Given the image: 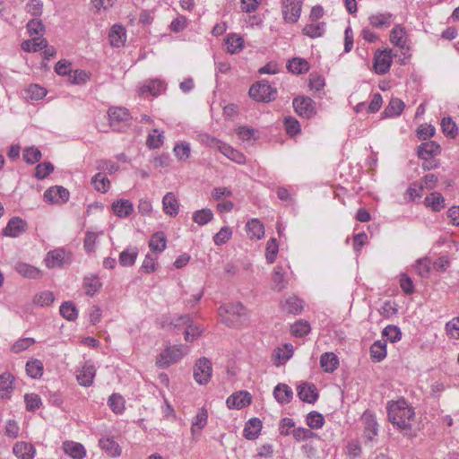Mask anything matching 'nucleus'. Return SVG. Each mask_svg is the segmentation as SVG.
Here are the masks:
<instances>
[{
  "label": "nucleus",
  "instance_id": "nucleus-1",
  "mask_svg": "<svg viewBox=\"0 0 459 459\" xmlns=\"http://www.w3.org/2000/svg\"><path fill=\"white\" fill-rule=\"evenodd\" d=\"M389 420L394 427L407 429L411 427V420L414 416V411L404 399L391 402L387 406Z\"/></svg>",
  "mask_w": 459,
  "mask_h": 459
},
{
  "label": "nucleus",
  "instance_id": "nucleus-2",
  "mask_svg": "<svg viewBox=\"0 0 459 459\" xmlns=\"http://www.w3.org/2000/svg\"><path fill=\"white\" fill-rule=\"evenodd\" d=\"M245 315L246 308L240 302L223 304L218 308L221 321L230 327L238 325Z\"/></svg>",
  "mask_w": 459,
  "mask_h": 459
},
{
  "label": "nucleus",
  "instance_id": "nucleus-3",
  "mask_svg": "<svg viewBox=\"0 0 459 459\" xmlns=\"http://www.w3.org/2000/svg\"><path fill=\"white\" fill-rule=\"evenodd\" d=\"M188 352L185 345L169 346L162 351L156 359L158 368H165L180 360Z\"/></svg>",
  "mask_w": 459,
  "mask_h": 459
},
{
  "label": "nucleus",
  "instance_id": "nucleus-4",
  "mask_svg": "<svg viewBox=\"0 0 459 459\" xmlns=\"http://www.w3.org/2000/svg\"><path fill=\"white\" fill-rule=\"evenodd\" d=\"M249 96L257 101L270 102L277 97V90L268 81L262 80L250 87Z\"/></svg>",
  "mask_w": 459,
  "mask_h": 459
},
{
  "label": "nucleus",
  "instance_id": "nucleus-5",
  "mask_svg": "<svg viewBox=\"0 0 459 459\" xmlns=\"http://www.w3.org/2000/svg\"><path fill=\"white\" fill-rule=\"evenodd\" d=\"M207 141L206 143L212 147L217 149L220 152H221L225 157L229 160L238 163L244 164L246 162L245 155L239 151L234 149L230 145L211 136H206Z\"/></svg>",
  "mask_w": 459,
  "mask_h": 459
},
{
  "label": "nucleus",
  "instance_id": "nucleus-6",
  "mask_svg": "<svg viewBox=\"0 0 459 459\" xmlns=\"http://www.w3.org/2000/svg\"><path fill=\"white\" fill-rule=\"evenodd\" d=\"M212 375V365L209 359L203 357L196 360L193 376L195 382L201 385L209 383Z\"/></svg>",
  "mask_w": 459,
  "mask_h": 459
},
{
  "label": "nucleus",
  "instance_id": "nucleus-7",
  "mask_svg": "<svg viewBox=\"0 0 459 459\" xmlns=\"http://www.w3.org/2000/svg\"><path fill=\"white\" fill-rule=\"evenodd\" d=\"M302 0H282L281 13L287 23H296L301 15Z\"/></svg>",
  "mask_w": 459,
  "mask_h": 459
},
{
  "label": "nucleus",
  "instance_id": "nucleus-8",
  "mask_svg": "<svg viewBox=\"0 0 459 459\" xmlns=\"http://www.w3.org/2000/svg\"><path fill=\"white\" fill-rule=\"evenodd\" d=\"M393 56L391 49L378 50L374 56V71L377 74H386L392 65Z\"/></svg>",
  "mask_w": 459,
  "mask_h": 459
},
{
  "label": "nucleus",
  "instance_id": "nucleus-9",
  "mask_svg": "<svg viewBox=\"0 0 459 459\" xmlns=\"http://www.w3.org/2000/svg\"><path fill=\"white\" fill-rule=\"evenodd\" d=\"M391 44L399 48L401 50H409V36L405 28L401 24H396L390 31L389 37Z\"/></svg>",
  "mask_w": 459,
  "mask_h": 459
},
{
  "label": "nucleus",
  "instance_id": "nucleus-10",
  "mask_svg": "<svg viewBox=\"0 0 459 459\" xmlns=\"http://www.w3.org/2000/svg\"><path fill=\"white\" fill-rule=\"evenodd\" d=\"M69 196V191L61 186H51L43 195L44 201L48 204L65 203L68 201Z\"/></svg>",
  "mask_w": 459,
  "mask_h": 459
},
{
  "label": "nucleus",
  "instance_id": "nucleus-11",
  "mask_svg": "<svg viewBox=\"0 0 459 459\" xmlns=\"http://www.w3.org/2000/svg\"><path fill=\"white\" fill-rule=\"evenodd\" d=\"M293 107L300 117L310 118L316 115L314 101L308 97L295 98L293 100Z\"/></svg>",
  "mask_w": 459,
  "mask_h": 459
},
{
  "label": "nucleus",
  "instance_id": "nucleus-12",
  "mask_svg": "<svg viewBox=\"0 0 459 459\" xmlns=\"http://www.w3.org/2000/svg\"><path fill=\"white\" fill-rule=\"evenodd\" d=\"M96 375V368L92 363L86 361L76 373V379L82 386H91Z\"/></svg>",
  "mask_w": 459,
  "mask_h": 459
},
{
  "label": "nucleus",
  "instance_id": "nucleus-13",
  "mask_svg": "<svg viewBox=\"0 0 459 459\" xmlns=\"http://www.w3.org/2000/svg\"><path fill=\"white\" fill-rule=\"evenodd\" d=\"M252 398L248 392L239 391L227 398L226 403L229 409L240 410L251 403Z\"/></svg>",
  "mask_w": 459,
  "mask_h": 459
},
{
  "label": "nucleus",
  "instance_id": "nucleus-14",
  "mask_svg": "<svg viewBox=\"0 0 459 459\" xmlns=\"http://www.w3.org/2000/svg\"><path fill=\"white\" fill-rule=\"evenodd\" d=\"M110 126L114 130H119V124L130 119V113L126 108L113 107L108 109Z\"/></svg>",
  "mask_w": 459,
  "mask_h": 459
},
{
  "label": "nucleus",
  "instance_id": "nucleus-15",
  "mask_svg": "<svg viewBox=\"0 0 459 459\" xmlns=\"http://www.w3.org/2000/svg\"><path fill=\"white\" fill-rule=\"evenodd\" d=\"M68 256L64 248H56L49 251L45 257V264L48 268L62 267Z\"/></svg>",
  "mask_w": 459,
  "mask_h": 459
},
{
  "label": "nucleus",
  "instance_id": "nucleus-16",
  "mask_svg": "<svg viewBox=\"0 0 459 459\" xmlns=\"http://www.w3.org/2000/svg\"><path fill=\"white\" fill-rule=\"evenodd\" d=\"M394 19V16L391 13H376L369 15L368 22L375 29H385L391 26Z\"/></svg>",
  "mask_w": 459,
  "mask_h": 459
},
{
  "label": "nucleus",
  "instance_id": "nucleus-17",
  "mask_svg": "<svg viewBox=\"0 0 459 459\" xmlns=\"http://www.w3.org/2000/svg\"><path fill=\"white\" fill-rule=\"evenodd\" d=\"M297 394L301 401L307 403H315L318 397L316 386L306 382L298 385Z\"/></svg>",
  "mask_w": 459,
  "mask_h": 459
},
{
  "label": "nucleus",
  "instance_id": "nucleus-18",
  "mask_svg": "<svg viewBox=\"0 0 459 459\" xmlns=\"http://www.w3.org/2000/svg\"><path fill=\"white\" fill-rule=\"evenodd\" d=\"M26 221L19 217L12 218L4 229V235L17 238L26 230Z\"/></svg>",
  "mask_w": 459,
  "mask_h": 459
},
{
  "label": "nucleus",
  "instance_id": "nucleus-19",
  "mask_svg": "<svg viewBox=\"0 0 459 459\" xmlns=\"http://www.w3.org/2000/svg\"><path fill=\"white\" fill-rule=\"evenodd\" d=\"M14 377L9 372H4L0 375V398L8 400L12 397L13 392Z\"/></svg>",
  "mask_w": 459,
  "mask_h": 459
},
{
  "label": "nucleus",
  "instance_id": "nucleus-20",
  "mask_svg": "<svg viewBox=\"0 0 459 459\" xmlns=\"http://www.w3.org/2000/svg\"><path fill=\"white\" fill-rule=\"evenodd\" d=\"M227 53L234 55L239 53L244 48V39L237 33H230L224 39Z\"/></svg>",
  "mask_w": 459,
  "mask_h": 459
},
{
  "label": "nucleus",
  "instance_id": "nucleus-21",
  "mask_svg": "<svg viewBox=\"0 0 459 459\" xmlns=\"http://www.w3.org/2000/svg\"><path fill=\"white\" fill-rule=\"evenodd\" d=\"M162 209L171 217H176L179 212V203L176 195L169 192L162 198Z\"/></svg>",
  "mask_w": 459,
  "mask_h": 459
},
{
  "label": "nucleus",
  "instance_id": "nucleus-22",
  "mask_svg": "<svg viewBox=\"0 0 459 459\" xmlns=\"http://www.w3.org/2000/svg\"><path fill=\"white\" fill-rule=\"evenodd\" d=\"M273 397L279 403L288 404L293 398V391L288 385L280 383L273 389Z\"/></svg>",
  "mask_w": 459,
  "mask_h": 459
},
{
  "label": "nucleus",
  "instance_id": "nucleus-23",
  "mask_svg": "<svg viewBox=\"0 0 459 459\" xmlns=\"http://www.w3.org/2000/svg\"><path fill=\"white\" fill-rule=\"evenodd\" d=\"M48 93V91L39 84H30L22 91V96L28 101H36L42 100Z\"/></svg>",
  "mask_w": 459,
  "mask_h": 459
},
{
  "label": "nucleus",
  "instance_id": "nucleus-24",
  "mask_svg": "<svg viewBox=\"0 0 459 459\" xmlns=\"http://www.w3.org/2000/svg\"><path fill=\"white\" fill-rule=\"evenodd\" d=\"M108 38L111 46L116 48L122 47L126 39L125 28L118 24L113 25L109 31Z\"/></svg>",
  "mask_w": 459,
  "mask_h": 459
},
{
  "label": "nucleus",
  "instance_id": "nucleus-25",
  "mask_svg": "<svg viewBox=\"0 0 459 459\" xmlns=\"http://www.w3.org/2000/svg\"><path fill=\"white\" fill-rule=\"evenodd\" d=\"M102 283L100 281V278L96 274H89L84 276L82 281V287L85 291V294L88 296L95 295L100 289L101 288Z\"/></svg>",
  "mask_w": 459,
  "mask_h": 459
},
{
  "label": "nucleus",
  "instance_id": "nucleus-26",
  "mask_svg": "<svg viewBox=\"0 0 459 459\" xmlns=\"http://www.w3.org/2000/svg\"><path fill=\"white\" fill-rule=\"evenodd\" d=\"M247 233L251 239H261L264 235V224L258 219H251L246 224Z\"/></svg>",
  "mask_w": 459,
  "mask_h": 459
},
{
  "label": "nucleus",
  "instance_id": "nucleus-27",
  "mask_svg": "<svg viewBox=\"0 0 459 459\" xmlns=\"http://www.w3.org/2000/svg\"><path fill=\"white\" fill-rule=\"evenodd\" d=\"M440 152V145L433 141L423 143L418 147V156L420 158H434Z\"/></svg>",
  "mask_w": 459,
  "mask_h": 459
},
{
  "label": "nucleus",
  "instance_id": "nucleus-28",
  "mask_svg": "<svg viewBox=\"0 0 459 459\" xmlns=\"http://www.w3.org/2000/svg\"><path fill=\"white\" fill-rule=\"evenodd\" d=\"M112 210L117 217L126 218L133 212L134 205L129 200L120 199L112 204Z\"/></svg>",
  "mask_w": 459,
  "mask_h": 459
},
{
  "label": "nucleus",
  "instance_id": "nucleus-29",
  "mask_svg": "<svg viewBox=\"0 0 459 459\" xmlns=\"http://www.w3.org/2000/svg\"><path fill=\"white\" fill-rule=\"evenodd\" d=\"M99 443L100 448L111 457H118L122 453L120 446L113 438L103 437L100 439Z\"/></svg>",
  "mask_w": 459,
  "mask_h": 459
},
{
  "label": "nucleus",
  "instance_id": "nucleus-30",
  "mask_svg": "<svg viewBox=\"0 0 459 459\" xmlns=\"http://www.w3.org/2000/svg\"><path fill=\"white\" fill-rule=\"evenodd\" d=\"M167 247V238L162 231L152 234L149 241V247L152 253L160 254Z\"/></svg>",
  "mask_w": 459,
  "mask_h": 459
},
{
  "label": "nucleus",
  "instance_id": "nucleus-31",
  "mask_svg": "<svg viewBox=\"0 0 459 459\" xmlns=\"http://www.w3.org/2000/svg\"><path fill=\"white\" fill-rule=\"evenodd\" d=\"M387 355L386 340L376 341L370 347V357L374 362L382 361Z\"/></svg>",
  "mask_w": 459,
  "mask_h": 459
},
{
  "label": "nucleus",
  "instance_id": "nucleus-32",
  "mask_svg": "<svg viewBox=\"0 0 459 459\" xmlns=\"http://www.w3.org/2000/svg\"><path fill=\"white\" fill-rule=\"evenodd\" d=\"M339 365V359L333 352H325L320 357V366L325 372H333Z\"/></svg>",
  "mask_w": 459,
  "mask_h": 459
},
{
  "label": "nucleus",
  "instance_id": "nucleus-33",
  "mask_svg": "<svg viewBox=\"0 0 459 459\" xmlns=\"http://www.w3.org/2000/svg\"><path fill=\"white\" fill-rule=\"evenodd\" d=\"M13 454L20 459H32L35 449L33 446L26 442H18L13 446Z\"/></svg>",
  "mask_w": 459,
  "mask_h": 459
},
{
  "label": "nucleus",
  "instance_id": "nucleus-34",
  "mask_svg": "<svg viewBox=\"0 0 459 459\" xmlns=\"http://www.w3.org/2000/svg\"><path fill=\"white\" fill-rule=\"evenodd\" d=\"M64 451L74 459H82L86 455L84 446L76 442L66 441L64 443Z\"/></svg>",
  "mask_w": 459,
  "mask_h": 459
},
{
  "label": "nucleus",
  "instance_id": "nucleus-35",
  "mask_svg": "<svg viewBox=\"0 0 459 459\" xmlns=\"http://www.w3.org/2000/svg\"><path fill=\"white\" fill-rule=\"evenodd\" d=\"M281 307L285 312L296 315L303 309V301L297 296H290L282 302Z\"/></svg>",
  "mask_w": 459,
  "mask_h": 459
},
{
  "label": "nucleus",
  "instance_id": "nucleus-36",
  "mask_svg": "<svg viewBox=\"0 0 459 459\" xmlns=\"http://www.w3.org/2000/svg\"><path fill=\"white\" fill-rule=\"evenodd\" d=\"M325 22H312L309 24H307L303 29V34L307 35L309 38H319L322 37L325 32Z\"/></svg>",
  "mask_w": 459,
  "mask_h": 459
},
{
  "label": "nucleus",
  "instance_id": "nucleus-37",
  "mask_svg": "<svg viewBox=\"0 0 459 459\" xmlns=\"http://www.w3.org/2000/svg\"><path fill=\"white\" fill-rule=\"evenodd\" d=\"M214 218L213 212L209 208H204L193 212L192 219L198 226H204Z\"/></svg>",
  "mask_w": 459,
  "mask_h": 459
},
{
  "label": "nucleus",
  "instance_id": "nucleus-38",
  "mask_svg": "<svg viewBox=\"0 0 459 459\" xmlns=\"http://www.w3.org/2000/svg\"><path fill=\"white\" fill-rule=\"evenodd\" d=\"M44 48H47V40L41 37L27 39L22 43V49L25 52H37Z\"/></svg>",
  "mask_w": 459,
  "mask_h": 459
},
{
  "label": "nucleus",
  "instance_id": "nucleus-39",
  "mask_svg": "<svg viewBox=\"0 0 459 459\" xmlns=\"http://www.w3.org/2000/svg\"><path fill=\"white\" fill-rule=\"evenodd\" d=\"M15 271L25 278L37 279L40 276V271L29 264L17 263Z\"/></svg>",
  "mask_w": 459,
  "mask_h": 459
},
{
  "label": "nucleus",
  "instance_id": "nucleus-40",
  "mask_svg": "<svg viewBox=\"0 0 459 459\" xmlns=\"http://www.w3.org/2000/svg\"><path fill=\"white\" fill-rule=\"evenodd\" d=\"M166 89V85L164 82L160 80H152L148 82V84L143 85L140 88L141 94H144L145 92H150L152 96H157L164 91Z\"/></svg>",
  "mask_w": 459,
  "mask_h": 459
},
{
  "label": "nucleus",
  "instance_id": "nucleus-41",
  "mask_svg": "<svg viewBox=\"0 0 459 459\" xmlns=\"http://www.w3.org/2000/svg\"><path fill=\"white\" fill-rule=\"evenodd\" d=\"M294 349L292 344L284 343L275 351V358L278 360L277 366L284 364L293 356Z\"/></svg>",
  "mask_w": 459,
  "mask_h": 459
},
{
  "label": "nucleus",
  "instance_id": "nucleus-42",
  "mask_svg": "<svg viewBox=\"0 0 459 459\" xmlns=\"http://www.w3.org/2000/svg\"><path fill=\"white\" fill-rule=\"evenodd\" d=\"M137 255V247H128L120 253L119 263L123 266H131L135 263Z\"/></svg>",
  "mask_w": 459,
  "mask_h": 459
},
{
  "label": "nucleus",
  "instance_id": "nucleus-43",
  "mask_svg": "<svg viewBox=\"0 0 459 459\" xmlns=\"http://www.w3.org/2000/svg\"><path fill=\"white\" fill-rule=\"evenodd\" d=\"M425 204L434 212H439L445 207V198L440 193L434 192L425 198Z\"/></svg>",
  "mask_w": 459,
  "mask_h": 459
},
{
  "label": "nucleus",
  "instance_id": "nucleus-44",
  "mask_svg": "<svg viewBox=\"0 0 459 459\" xmlns=\"http://www.w3.org/2000/svg\"><path fill=\"white\" fill-rule=\"evenodd\" d=\"M173 152L176 158L180 161L186 160L191 154L190 143L187 142L177 143L173 148Z\"/></svg>",
  "mask_w": 459,
  "mask_h": 459
},
{
  "label": "nucleus",
  "instance_id": "nucleus-45",
  "mask_svg": "<svg viewBox=\"0 0 459 459\" xmlns=\"http://www.w3.org/2000/svg\"><path fill=\"white\" fill-rule=\"evenodd\" d=\"M94 188L100 193H106L110 187V181L104 173L99 172L92 178Z\"/></svg>",
  "mask_w": 459,
  "mask_h": 459
},
{
  "label": "nucleus",
  "instance_id": "nucleus-46",
  "mask_svg": "<svg viewBox=\"0 0 459 459\" xmlns=\"http://www.w3.org/2000/svg\"><path fill=\"white\" fill-rule=\"evenodd\" d=\"M164 142V133L159 129H153L152 133L148 134L146 140V145L149 149L160 148Z\"/></svg>",
  "mask_w": 459,
  "mask_h": 459
},
{
  "label": "nucleus",
  "instance_id": "nucleus-47",
  "mask_svg": "<svg viewBox=\"0 0 459 459\" xmlns=\"http://www.w3.org/2000/svg\"><path fill=\"white\" fill-rule=\"evenodd\" d=\"M26 372L31 378H39L43 375V363L39 359H31L26 363Z\"/></svg>",
  "mask_w": 459,
  "mask_h": 459
},
{
  "label": "nucleus",
  "instance_id": "nucleus-48",
  "mask_svg": "<svg viewBox=\"0 0 459 459\" xmlns=\"http://www.w3.org/2000/svg\"><path fill=\"white\" fill-rule=\"evenodd\" d=\"M59 312L63 317L68 321H74L78 317V310L74 304L71 301L62 303Z\"/></svg>",
  "mask_w": 459,
  "mask_h": 459
},
{
  "label": "nucleus",
  "instance_id": "nucleus-49",
  "mask_svg": "<svg viewBox=\"0 0 459 459\" xmlns=\"http://www.w3.org/2000/svg\"><path fill=\"white\" fill-rule=\"evenodd\" d=\"M441 128L444 134L449 138H455L458 134V127L451 117H444L441 121Z\"/></svg>",
  "mask_w": 459,
  "mask_h": 459
},
{
  "label": "nucleus",
  "instance_id": "nucleus-50",
  "mask_svg": "<svg viewBox=\"0 0 459 459\" xmlns=\"http://www.w3.org/2000/svg\"><path fill=\"white\" fill-rule=\"evenodd\" d=\"M91 78V74L85 70H74L69 74L68 80L72 84L82 85L86 83Z\"/></svg>",
  "mask_w": 459,
  "mask_h": 459
},
{
  "label": "nucleus",
  "instance_id": "nucleus-51",
  "mask_svg": "<svg viewBox=\"0 0 459 459\" xmlns=\"http://www.w3.org/2000/svg\"><path fill=\"white\" fill-rule=\"evenodd\" d=\"M41 157V152L35 146L26 147L22 152L23 160L28 164H34L38 162Z\"/></svg>",
  "mask_w": 459,
  "mask_h": 459
},
{
  "label": "nucleus",
  "instance_id": "nucleus-52",
  "mask_svg": "<svg viewBox=\"0 0 459 459\" xmlns=\"http://www.w3.org/2000/svg\"><path fill=\"white\" fill-rule=\"evenodd\" d=\"M405 105L400 99H392L385 112L389 117H398L401 115Z\"/></svg>",
  "mask_w": 459,
  "mask_h": 459
},
{
  "label": "nucleus",
  "instance_id": "nucleus-53",
  "mask_svg": "<svg viewBox=\"0 0 459 459\" xmlns=\"http://www.w3.org/2000/svg\"><path fill=\"white\" fill-rule=\"evenodd\" d=\"M311 327L307 321L299 320L291 325V333L296 337H304L310 333Z\"/></svg>",
  "mask_w": 459,
  "mask_h": 459
},
{
  "label": "nucleus",
  "instance_id": "nucleus-54",
  "mask_svg": "<svg viewBox=\"0 0 459 459\" xmlns=\"http://www.w3.org/2000/svg\"><path fill=\"white\" fill-rule=\"evenodd\" d=\"M108 406L117 414H120L125 410V400L118 394H113L108 400Z\"/></svg>",
  "mask_w": 459,
  "mask_h": 459
},
{
  "label": "nucleus",
  "instance_id": "nucleus-55",
  "mask_svg": "<svg viewBox=\"0 0 459 459\" xmlns=\"http://www.w3.org/2000/svg\"><path fill=\"white\" fill-rule=\"evenodd\" d=\"M232 230L229 226L222 227L214 236L213 242L216 246L226 244L232 237Z\"/></svg>",
  "mask_w": 459,
  "mask_h": 459
},
{
  "label": "nucleus",
  "instance_id": "nucleus-56",
  "mask_svg": "<svg viewBox=\"0 0 459 459\" xmlns=\"http://www.w3.org/2000/svg\"><path fill=\"white\" fill-rule=\"evenodd\" d=\"M288 69L293 74H303L308 70V64L302 58H293L288 63Z\"/></svg>",
  "mask_w": 459,
  "mask_h": 459
},
{
  "label": "nucleus",
  "instance_id": "nucleus-57",
  "mask_svg": "<svg viewBox=\"0 0 459 459\" xmlns=\"http://www.w3.org/2000/svg\"><path fill=\"white\" fill-rule=\"evenodd\" d=\"M279 251V245L275 238H271L266 244L265 258L267 263L273 264L275 261Z\"/></svg>",
  "mask_w": 459,
  "mask_h": 459
},
{
  "label": "nucleus",
  "instance_id": "nucleus-58",
  "mask_svg": "<svg viewBox=\"0 0 459 459\" xmlns=\"http://www.w3.org/2000/svg\"><path fill=\"white\" fill-rule=\"evenodd\" d=\"M284 126L286 134L290 137H294L300 133L299 122L295 117H286L284 118Z\"/></svg>",
  "mask_w": 459,
  "mask_h": 459
},
{
  "label": "nucleus",
  "instance_id": "nucleus-59",
  "mask_svg": "<svg viewBox=\"0 0 459 459\" xmlns=\"http://www.w3.org/2000/svg\"><path fill=\"white\" fill-rule=\"evenodd\" d=\"M185 328V340L186 342H193L194 340L197 339L203 333V328L199 325H194L192 319L191 323L187 324Z\"/></svg>",
  "mask_w": 459,
  "mask_h": 459
},
{
  "label": "nucleus",
  "instance_id": "nucleus-60",
  "mask_svg": "<svg viewBox=\"0 0 459 459\" xmlns=\"http://www.w3.org/2000/svg\"><path fill=\"white\" fill-rule=\"evenodd\" d=\"M382 335L386 338V341L388 340L391 342H396L402 338V333L399 327L392 325L384 328Z\"/></svg>",
  "mask_w": 459,
  "mask_h": 459
},
{
  "label": "nucleus",
  "instance_id": "nucleus-61",
  "mask_svg": "<svg viewBox=\"0 0 459 459\" xmlns=\"http://www.w3.org/2000/svg\"><path fill=\"white\" fill-rule=\"evenodd\" d=\"M35 342V339L30 337L21 338L13 344L11 351L13 353H20L29 349Z\"/></svg>",
  "mask_w": 459,
  "mask_h": 459
},
{
  "label": "nucleus",
  "instance_id": "nucleus-62",
  "mask_svg": "<svg viewBox=\"0 0 459 459\" xmlns=\"http://www.w3.org/2000/svg\"><path fill=\"white\" fill-rule=\"evenodd\" d=\"M55 300L53 292L49 290L42 291L37 294L34 298V303L40 307H48Z\"/></svg>",
  "mask_w": 459,
  "mask_h": 459
},
{
  "label": "nucleus",
  "instance_id": "nucleus-63",
  "mask_svg": "<svg viewBox=\"0 0 459 459\" xmlns=\"http://www.w3.org/2000/svg\"><path fill=\"white\" fill-rule=\"evenodd\" d=\"M325 422L324 416L317 411H311L307 415V424L311 429H320Z\"/></svg>",
  "mask_w": 459,
  "mask_h": 459
},
{
  "label": "nucleus",
  "instance_id": "nucleus-64",
  "mask_svg": "<svg viewBox=\"0 0 459 459\" xmlns=\"http://www.w3.org/2000/svg\"><path fill=\"white\" fill-rule=\"evenodd\" d=\"M24 402L26 403V409L30 411H35L42 404L41 398L36 394H25Z\"/></svg>",
  "mask_w": 459,
  "mask_h": 459
}]
</instances>
